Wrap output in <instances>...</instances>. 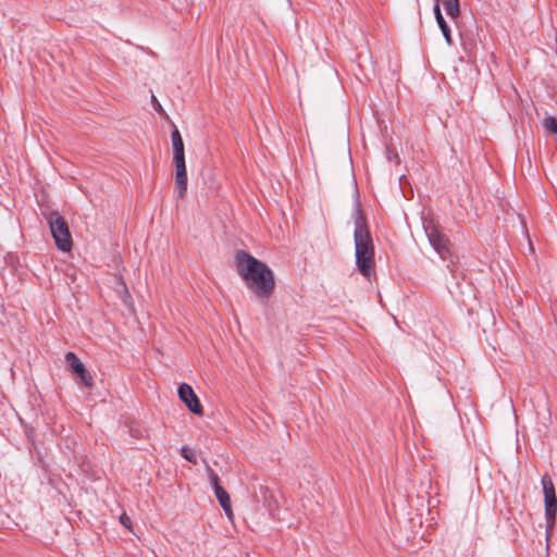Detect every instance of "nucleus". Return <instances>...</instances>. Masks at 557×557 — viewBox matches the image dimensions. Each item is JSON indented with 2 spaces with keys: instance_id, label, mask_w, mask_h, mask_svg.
Masks as SVG:
<instances>
[{
  "instance_id": "obj_5",
  "label": "nucleus",
  "mask_w": 557,
  "mask_h": 557,
  "mask_svg": "<svg viewBox=\"0 0 557 557\" xmlns=\"http://www.w3.org/2000/svg\"><path fill=\"white\" fill-rule=\"evenodd\" d=\"M176 396L190 413L198 417L203 416V406L190 384L186 382L178 383L176 385Z\"/></svg>"
},
{
  "instance_id": "obj_3",
  "label": "nucleus",
  "mask_w": 557,
  "mask_h": 557,
  "mask_svg": "<svg viewBox=\"0 0 557 557\" xmlns=\"http://www.w3.org/2000/svg\"><path fill=\"white\" fill-rule=\"evenodd\" d=\"M47 221L57 248L63 252L70 251L73 242L66 221L59 212H51Z\"/></svg>"
},
{
  "instance_id": "obj_16",
  "label": "nucleus",
  "mask_w": 557,
  "mask_h": 557,
  "mask_svg": "<svg viewBox=\"0 0 557 557\" xmlns=\"http://www.w3.org/2000/svg\"><path fill=\"white\" fill-rule=\"evenodd\" d=\"M556 516H554L552 519H546V527H545V537H546V546L548 547V540L552 535L553 529L556 525Z\"/></svg>"
},
{
  "instance_id": "obj_22",
  "label": "nucleus",
  "mask_w": 557,
  "mask_h": 557,
  "mask_svg": "<svg viewBox=\"0 0 557 557\" xmlns=\"http://www.w3.org/2000/svg\"><path fill=\"white\" fill-rule=\"evenodd\" d=\"M440 3H441V0H437ZM436 2V0H434V3Z\"/></svg>"
},
{
  "instance_id": "obj_13",
  "label": "nucleus",
  "mask_w": 557,
  "mask_h": 557,
  "mask_svg": "<svg viewBox=\"0 0 557 557\" xmlns=\"http://www.w3.org/2000/svg\"><path fill=\"white\" fill-rule=\"evenodd\" d=\"M180 453L185 460H187L188 462H190L193 465H197L198 457H197V453L194 448H191L187 445H184L181 447Z\"/></svg>"
},
{
  "instance_id": "obj_9",
  "label": "nucleus",
  "mask_w": 557,
  "mask_h": 557,
  "mask_svg": "<svg viewBox=\"0 0 557 557\" xmlns=\"http://www.w3.org/2000/svg\"><path fill=\"white\" fill-rule=\"evenodd\" d=\"M441 4L451 21H456L460 16L459 0H441Z\"/></svg>"
},
{
  "instance_id": "obj_21",
  "label": "nucleus",
  "mask_w": 557,
  "mask_h": 557,
  "mask_svg": "<svg viewBox=\"0 0 557 557\" xmlns=\"http://www.w3.org/2000/svg\"><path fill=\"white\" fill-rule=\"evenodd\" d=\"M172 140L174 141V131L171 134Z\"/></svg>"
},
{
  "instance_id": "obj_6",
  "label": "nucleus",
  "mask_w": 557,
  "mask_h": 557,
  "mask_svg": "<svg viewBox=\"0 0 557 557\" xmlns=\"http://www.w3.org/2000/svg\"><path fill=\"white\" fill-rule=\"evenodd\" d=\"M423 228L431 247L442 259H446L449 252L448 238L434 225H424Z\"/></svg>"
},
{
  "instance_id": "obj_2",
  "label": "nucleus",
  "mask_w": 557,
  "mask_h": 557,
  "mask_svg": "<svg viewBox=\"0 0 557 557\" xmlns=\"http://www.w3.org/2000/svg\"><path fill=\"white\" fill-rule=\"evenodd\" d=\"M356 269L370 278L374 274V244L367 219L362 212L358 189H355L351 211Z\"/></svg>"
},
{
  "instance_id": "obj_1",
  "label": "nucleus",
  "mask_w": 557,
  "mask_h": 557,
  "mask_svg": "<svg viewBox=\"0 0 557 557\" xmlns=\"http://www.w3.org/2000/svg\"><path fill=\"white\" fill-rule=\"evenodd\" d=\"M234 263L244 285L251 293V299L258 302L268 301L275 290V274L270 265L250 252L239 249Z\"/></svg>"
},
{
  "instance_id": "obj_20",
  "label": "nucleus",
  "mask_w": 557,
  "mask_h": 557,
  "mask_svg": "<svg viewBox=\"0 0 557 557\" xmlns=\"http://www.w3.org/2000/svg\"><path fill=\"white\" fill-rule=\"evenodd\" d=\"M386 158L388 161H393V159H398V154L395 151H392L389 149L386 150Z\"/></svg>"
},
{
  "instance_id": "obj_18",
  "label": "nucleus",
  "mask_w": 557,
  "mask_h": 557,
  "mask_svg": "<svg viewBox=\"0 0 557 557\" xmlns=\"http://www.w3.org/2000/svg\"><path fill=\"white\" fill-rule=\"evenodd\" d=\"M120 521L121 523L127 528L128 530L132 529V521H131V518L126 515V513H123L121 517H120Z\"/></svg>"
},
{
  "instance_id": "obj_10",
  "label": "nucleus",
  "mask_w": 557,
  "mask_h": 557,
  "mask_svg": "<svg viewBox=\"0 0 557 557\" xmlns=\"http://www.w3.org/2000/svg\"><path fill=\"white\" fill-rule=\"evenodd\" d=\"M545 519H552L557 516V495L544 497Z\"/></svg>"
},
{
  "instance_id": "obj_15",
  "label": "nucleus",
  "mask_w": 557,
  "mask_h": 557,
  "mask_svg": "<svg viewBox=\"0 0 557 557\" xmlns=\"http://www.w3.org/2000/svg\"><path fill=\"white\" fill-rule=\"evenodd\" d=\"M206 470L212 491L218 487H222L221 480L218 473L208 465L206 466Z\"/></svg>"
},
{
  "instance_id": "obj_7",
  "label": "nucleus",
  "mask_w": 557,
  "mask_h": 557,
  "mask_svg": "<svg viewBox=\"0 0 557 557\" xmlns=\"http://www.w3.org/2000/svg\"><path fill=\"white\" fill-rule=\"evenodd\" d=\"M65 360L73 370V372L81 379L82 383L88 387L92 386V376L87 371L83 362L77 358V356L70 351L65 355Z\"/></svg>"
},
{
  "instance_id": "obj_17",
  "label": "nucleus",
  "mask_w": 557,
  "mask_h": 557,
  "mask_svg": "<svg viewBox=\"0 0 557 557\" xmlns=\"http://www.w3.org/2000/svg\"><path fill=\"white\" fill-rule=\"evenodd\" d=\"M151 102H152V106L156 108V110L160 113V114H164V110H163V107L161 106V103L158 101L157 97L154 95H151Z\"/></svg>"
},
{
  "instance_id": "obj_4",
  "label": "nucleus",
  "mask_w": 557,
  "mask_h": 557,
  "mask_svg": "<svg viewBox=\"0 0 557 557\" xmlns=\"http://www.w3.org/2000/svg\"><path fill=\"white\" fill-rule=\"evenodd\" d=\"M175 134V183L177 188V199L178 197H183L185 195L187 190L188 178L185 161L184 140L177 128Z\"/></svg>"
},
{
  "instance_id": "obj_14",
  "label": "nucleus",
  "mask_w": 557,
  "mask_h": 557,
  "mask_svg": "<svg viewBox=\"0 0 557 557\" xmlns=\"http://www.w3.org/2000/svg\"><path fill=\"white\" fill-rule=\"evenodd\" d=\"M543 126L548 133L557 135V119L555 116L546 114L543 120Z\"/></svg>"
},
{
  "instance_id": "obj_19",
  "label": "nucleus",
  "mask_w": 557,
  "mask_h": 557,
  "mask_svg": "<svg viewBox=\"0 0 557 557\" xmlns=\"http://www.w3.org/2000/svg\"><path fill=\"white\" fill-rule=\"evenodd\" d=\"M223 511L225 512L226 517L230 520H232L234 518V513H233V509H232V502L230 503L228 508L225 507V509H223Z\"/></svg>"
},
{
  "instance_id": "obj_12",
  "label": "nucleus",
  "mask_w": 557,
  "mask_h": 557,
  "mask_svg": "<svg viewBox=\"0 0 557 557\" xmlns=\"http://www.w3.org/2000/svg\"><path fill=\"white\" fill-rule=\"evenodd\" d=\"M214 496L222 509L228 508L231 497L227 491L222 486L213 490Z\"/></svg>"
},
{
  "instance_id": "obj_11",
  "label": "nucleus",
  "mask_w": 557,
  "mask_h": 557,
  "mask_svg": "<svg viewBox=\"0 0 557 557\" xmlns=\"http://www.w3.org/2000/svg\"><path fill=\"white\" fill-rule=\"evenodd\" d=\"M541 485H542L544 497L556 495L555 486H554L553 480L549 476V474L546 473V474L542 475Z\"/></svg>"
},
{
  "instance_id": "obj_8",
  "label": "nucleus",
  "mask_w": 557,
  "mask_h": 557,
  "mask_svg": "<svg viewBox=\"0 0 557 557\" xmlns=\"http://www.w3.org/2000/svg\"><path fill=\"white\" fill-rule=\"evenodd\" d=\"M433 14H434V18L436 21V24H437L438 28L441 29V33H442V35H443V37L445 39V42L449 47L454 46L451 28H450L448 22L443 16V13H442V10H441V7H440V2L437 0H436V2L433 5Z\"/></svg>"
}]
</instances>
